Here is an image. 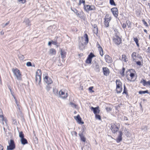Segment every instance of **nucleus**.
Returning <instances> with one entry per match:
<instances>
[{
  "label": "nucleus",
  "mask_w": 150,
  "mask_h": 150,
  "mask_svg": "<svg viewBox=\"0 0 150 150\" xmlns=\"http://www.w3.org/2000/svg\"><path fill=\"white\" fill-rule=\"evenodd\" d=\"M12 71L18 80H22V75L19 70L17 68L13 69Z\"/></svg>",
  "instance_id": "nucleus-1"
},
{
  "label": "nucleus",
  "mask_w": 150,
  "mask_h": 150,
  "mask_svg": "<svg viewBox=\"0 0 150 150\" xmlns=\"http://www.w3.org/2000/svg\"><path fill=\"white\" fill-rule=\"evenodd\" d=\"M84 37L85 38V42L84 43L80 42L79 44V47L81 50H83L85 47V45H86L88 42V38L87 34H85L84 35Z\"/></svg>",
  "instance_id": "nucleus-2"
},
{
  "label": "nucleus",
  "mask_w": 150,
  "mask_h": 150,
  "mask_svg": "<svg viewBox=\"0 0 150 150\" xmlns=\"http://www.w3.org/2000/svg\"><path fill=\"white\" fill-rule=\"evenodd\" d=\"M120 127V125L119 123H115L111 124V129L113 133L116 132Z\"/></svg>",
  "instance_id": "nucleus-3"
},
{
  "label": "nucleus",
  "mask_w": 150,
  "mask_h": 150,
  "mask_svg": "<svg viewBox=\"0 0 150 150\" xmlns=\"http://www.w3.org/2000/svg\"><path fill=\"white\" fill-rule=\"evenodd\" d=\"M116 91L117 93H120L122 90V83L119 80L116 81Z\"/></svg>",
  "instance_id": "nucleus-4"
},
{
  "label": "nucleus",
  "mask_w": 150,
  "mask_h": 150,
  "mask_svg": "<svg viewBox=\"0 0 150 150\" xmlns=\"http://www.w3.org/2000/svg\"><path fill=\"white\" fill-rule=\"evenodd\" d=\"M111 20V17L108 14H106L105 18V26L108 27L109 26V23Z\"/></svg>",
  "instance_id": "nucleus-5"
},
{
  "label": "nucleus",
  "mask_w": 150,
  "mask_h": 150,
  "mask_svg": "<svg viewBox=\"0 0 150 150\" xmlns=\"http://www.w3.org/2000/svg\"><path fill=\"white\" fill-rule=\"evenodd\" d=\"M84 8L87 12L90 11L94 10L95 9V7L93 5L90 6L88 5H85L84 6Z\"/></svg>",
  "instance_id": "nucleus-6"
},
{
  "label": "nucleus",
  "mask_w": 150,
  "mask_h": 150,
  "mask_svg": "<svg viewBox=\"0 0 150 150\" xmlns=\"http://www.w3.org/2000/svg\"><path fill=\"white\" fill-rule=\"evenodd\" d=\"M9 144V145L7 147V150H12L15 148V145L14 141L13 140H10Z\"/></svg>",
  "instance_id": "nucleus-7"
},
{
  "label": "nucleus",
  "mask_w": 150,
  "mask_h": 150,
  "mask_svg": "<svg viewBox=\"0 0 150 150\" xmlns=\"http://www.w3.org/2000/svg\"><path fill=\"white\" fill-rule=\"evenodd\" d=\"M59 95L60 97H61L62 98L65 99L68 96V94L67 93H66L65 94L64 91L61 90L59 92Z\"/></svg>",
  "instance_id": "nucleus-8"
},
{
  "label": "nucleus",
  "mask_w": 150,
  "mask_h": 150,
  "mask_svg": "<svg viewBox=\"0 0 150 150\" xmlns=\"http://www.w3.org/2000/svg\"><path fill=\"white\" fill-rule=\"evenodd\" d=\"M95 57L94 54L92 53H90L86 60V63L87 64H90L92 61V58Z\"/></svg>",
  "instance_id": "nucleus-9"
},
{
  "label": "nucleus",
  "mask_w": 150,
  "mask_h": 150,
  "mask_svg": "<svg viewBox=\"0 0 150 150\" xmlns=\"http://www.w3.org/2000/svg\"><path fill=\"white\" fill-rule=\"evenodd\" d=\"M111 11L114 16L117 18L118 16V13L117 8L116 7L113 8L111 9Z\"/></svg>",
  "instance_id": "nucleus-10"
},
{
  "label": "nucleus",
  "mask_w": 150,
  "mask_h": 150,
  "mask_svg": "<svg viewBox=\"0 0 150 150\" xmlns=\"http://www.w3.org/2000/svg\"><path fill=\"white\" fill-rule=\"evenodd\" d=\"M113 41L117 45H119L121 42V40L120 38L117 36H115L113 39Z\"/></svg>",
  "instance_id": "nucleus-11"
},
{
  "label": "nucleus",
  "mask_w": 150,
  "mask_h": 150,
  "mask_svg": "<svg viewBox=\"0 0 150 150\" xmlns=\"http://www.w3.org/2000/svg\"><path fill=\"white\" fill-rule=\"evenodd\" d=\"M0 123L3 125H5V123L6 125H7L6 119L3 115H0Z\"/></svg>",
  "instance_id": "nucleus-12"
},
{
  "label": "nucleus",
  "mask_w": 150,
  "mask_h": 150,
  "mask_svg": "<svg viewBox=\"0 0 150 150\" xmlns=\"http://www.w3.org/2000/svg\"><path fill=\"white\" fill-rule=\"evenodd\" d=\"M45 81L47 84H50L52 83V81L51 79L48 77L47 76H45L44 78Z\"/></svg>",
  "instance_id": "nucleus-13"
},
{
  "label": "nucleus",
  "mask_w": 150,
  "mask_h": 150,
  "mask_svg": "<svg viewBox=\"0 0 150 150\" xmlns=\"http://www.w3.org/2000/svg\"><path fill=\"white\" fill-rule=\"evenodd\" d=\"M74 117L75 120L77 121V122L78 123L81 124H83L84 123L83 122H82V119L79 115H77L76 117L74 116Z\"/></svg>",
  "instance_id": "nucleus-14"
},
{
  "label": "nucleus",
  "mask_w": 150,
  "mask_h": 150,
  "mask_svg": "<svg viewBox=\"0 0 150 150\" xmlns=\"http://www.w3.org/2000/svg\"><path fill=\"white\" fill-rule=\"evenodd\" d=\"M91 109L93 111V113L95 115L97 114H99L100 112V110L99 109L98 107L96 108L92 107L91 108Z\"/></svg>",
  "instance_id": "nucleus-15"
},
{
  "label": "nucleus",
  "mask_w": 150,
  "mask_h": 150,
  "mask_svg": "<svg viewBox=\"0 0 150 150\" xmlns=\"http://www.w3.org/2000/svg\"><path fill=\"white\" fill-rule=\"evenodd\" d=\"M105 59L106 62L110 63L112 62V59L108 55H106L105 57Z\"/></svg>",
  "instance_id": "nucleus-16"
},
{
  "label": "nucleus",
  "mask_w": 150,
  "mask_h": 150,
  "mask_svg": "<svg viewBox=\"0 0 150 150\" xmlns=\"http://www.w3.org/2000/svg\"><path fill=\"white\" fill-rule=\"evenodd\" d=\"M42 73L40 69H38L36 73L35 76L38 77L39 81H41Z\"/></svg>",
  "instance_id": "nucleus-17"
},
{
  "label": "nucleus",
  "mask_w": 150,
  "mask_h": 150,
  "mask_svg": "<svg viewBox=\"0 0 150 150\" xmlns=\"http://www.w3.org/2000/svg\"><path fill=\"white\" fill-rule=\"evenodd\" d=\"M97 47H98L99 51V52L100 55L102 57L103 55V50L102 48L100 46V45L98 44H98L97 45Z\"/></svg>",
  "instance_id": "nucleus-18"
},
{
  "label": "nucleus",
  "mask_w": 150,
  "mask_h": 150,
  "mask_svg": "<svg viewBox=\"0 0 150 150\" xmlns=\"http://www.w3.org/2000/svg\"><path fill=\"white\" fill-rule=\"evenodd\" d=\"M138 54L136 52H133L132 54V58L133 61H135L137 59V57Z\"/></svg>",
  "instance_id": "nucleus-19"
},
{
  "label": "nucleus",
  "mask_w": 150,
  "mask_h": 150,
  "mask_svg": "<svg viewBox=\"0 0 150 150\" xmlns=\"http://www.w3.org/2000/svg\"><path fill=\"white\" fill-rule=\"evenodd\" d=\"M140 82L143 84L144 86H150V81L147 82L145 80L142 79Z\"/></svg>",
  "instance_id": "nucleus-20"
},
{
  "label": "nucleus",
  "mask_w": 150,
  "mask_h": 150,
  "mask_svg": "<svg viewBox=\"0 0 150 150\" xmlns=\"http://www.w3.org/2000/svg\"><path fill=\"white\" fill-rule=\"evenodd\" d=\"M109 69L106 67H104V75L107 76L110 73Z\"/></svg>",
  "instance_id": "nucleus-21"
},
{
  "label": "nucleus",
  "mask_w": 150,
  "mask_h": 150,
  "mask_svg": "<svg viewBox=\"0 0 150 150\" xmlns=\"http://www.w3.org/2000/svg\"><path fill=\"white\" fill-rule=\"evenodd\" d=\"M79 135L80 137L81 140L82 141L84 142L86 141V138L84 137L83 133H79Z\"/></svg>",
  "instance_id": "nucleus-22"
},
{
  "label": "nucleus",
  "mask_w": 150,
  "mask_h": 150,
  "mask_svg": "<svg viewBox=\"0 0 150 150\" xmlns=\"http://www.w3.org/2000/svg\"><path fill=\"white\" fill-rule=\"evenodd\" d=\"M61 58L63 59L64 58L66 57V52L64 50H61Z\"/></svg>",
  "instance_id": "nucleus-23"
},
{
  "label": "nucleus",
  "mask_w": 150,
  "mask_h": 150,
  "mask_svg": "<svg viewBox=\"0 0 150 150\" xmlns=\"http://www.w3.org/2000/svg\"><path fill=\"white\" fill-rule=\"evenodd\" d=\"M49 53L51 55H55L56 54V51L54 49L51 48L50 50Z\"/></svg>",
  "instance_id": "nucleus-24"
},
{
  "label": "nucleus",
  "mask_w": 150,
  "mask_h": 150,
  "mask_svg": "<svg viewBox=\"0 0 150 150\" xmlns=\"http://www.w3.org/2000/svg\"><path fill=\"white\" fill-rule=\"evenodd\" d=\"M93 31L95 34L97 33L98 32V29L96 25L95 24L93 26Z\"/></svg>",
  "instance_id": "nucleus-25"
},
{
  "label": "nucleus",
  "mask_w": 150,
  "mask_h": 150,
  "mask_svg": "<svg viewBox=\"0 0 150 150\" xmlns=\"http://www.w3.org/2000/svg\"><path fill=\"white\" fill-rule=\"evenodd\" d=\"M21 143L23 144H25L28 143L27 140L24 138L21 139Z\"/></svg>",
  "instance_id": "nucleus-26"
},
{
  "label": "nucleus",
  "mask_w": 150,
  "mask_h": 150,
  "mask_svg": "<svg viewBox=\"0 0 150 150\" xmlns=\"http://www.w3.org/2000/svg\"><path fill=\"white\" fill-rule=\"evenodd\" d=\"M129 73H130V76L131 77V81H133V80H132V79H133L134 77V74L133 73H132L131 71H130L129 72Z\"/></svg>",
  "instance_id": "nucleus-27"
},
{
  "label": "nucleus",
  "mask_w": 150,
  "mask_h": 150,
  "mask_svg": "<svg viewBox=\"0 0 150 150\" xmlns=\"http://www.w3.org/2000/svg\"><path fill=\"white\" fill-rule=\"evenodd\" d=\"M127 58L126 57V56L125 55L123 54L122 55V59H121V60L122 61H124L125 62H126L127 61Z\"/></svg>",
  "instance_id": "nucleus-28"
},
{
  "label": "nucleus",
  "mask_w": 150,
  "mask_h": 150,
  "mask_svg": "<svg viewBox=\"0 0 150 150\" xmlns=\"http://www.w3.org/2000/svg\"><path fill=\"white\" fill-rule=\"evenodd\" d=\"M81 4H83L84 6L86 4L85 2V0H79V3L78 4L79 5H80Z\"/></svg>",
  "instance_id": "nucleus-29"
},
{
  "label": "nucleus",
  "mask_w": 150,
  "mask_h": 150,
  "mask_svg": "<svg viewBox=\"0 0 150 150\" xmlns=\"http://www.w3.org/2000/svg\"><path fill=\"white\" fill-rule=\"evenodd\" d=\"M19 137L21 139L24 138V134L21 131L19 132Z\"/></svg>",
  "instance_id": "nucleus-30"
},
{
  "label": "nucleus",
  "mask_w": 150,
  "mask_h": 150,
  "mask_svg": "<svg viewBox=\"0 0 150 150\" xmlns=\"http://www.w3.org/2000/svg\"><path fill=\"white\" fill-rule=\"evenodd\" d=\"M139 94H145L146 93H148V92L147 90L145 91H139Z\"/></svg>",
  "instance_id": "nucleus-31"
},
{
  "label": "nucleus",
  "mask_w": 150,
  "mask_h": 150,
  "mask_svg": "<svg viewBox=\"0 0 150 150\" xmlns=\"http://www.w3.org/2000/svg\"><path fill=\"white\" fill-rule=\"evenodd\" d=\"M38 77L35 76V81L36 83H38V84H40L41 81H39Z\"/></svg>",
  "instance_id": "nucleus-32"
},
{
  "label": "nucleus",
  "mask_w": 150,
  "mask_h": 150,
  "mask_svg": "<svg viewBox=\"0 0 150 150\" xmlns=\"http://www.w3.org/2000/svg\"><path fill=\"white\" fill-rule=\"evenodd\" d=\"M110 2L111 5H114V6H116V4L114 0H110Z\"/></svg>",
  "instance_id": "nucleus-33"
},
{
  "label": "nucleus",
  "mask_w": 150,
  "mask_h": 150,
  "mask_svg": "<svg viewBox=\"0 0 150 150\" xmlns=\"http://www.w3.org/2000/svg\"><path fill=\"white\" fill-rule=\"evenodd\" d=\"M95 116L96 118V119H98L99 120H101V117L99 115H97V114L95 115Z\"/></svg>",
  "instance_id": "nucleus-34"
},
{
  "label": "nucleus",
  "mask_w": 150,
  "mask_h": 150,
  "mask_svg": "<svg viewBox=\"0 0 150 150\" xmlns=\"http://www.w3.org/2000/svg\"><path fill=\"white\" fill-rule=\"evenodd\" d=\"M24 21L25 22L26 24H27L28 25H30V22L28 19H25Z\"/></svg>",
  "instance_id": "nucleus-35"
},
{
  "label": "nucleus",
  "mask_w": 150,
  "mask_h": 150,
  "mask_svg": "<svg viewBox=\"0 0 150 150\" xmlns=\"http://www.w3.org/2000/svg\"><path fill=\"white\" fill-rule=\"evenodd\" d=\"M71 133L73 136H74L75 137L77 136V133L76 131H73L71 132Z\"/></svg>",
  "instance_id": "nucleus-36"
},
{
  "label": "nucleus",
  "mask_w": 150,
  "mask_h": 150,
  "mask_svg": "<svg viewBox=\"0 0 150 150\" xmlns=\"http://www.w3.org/2000/svg\"><path fill=\"white\" fill-rule=\"evenodd\" d=\"M9 23V21H8V22H7L5 24H2L1 25V26L3 28H4Z\"/></svg>",
  "instance_id": "nucleus-37"
},
{
  "label": "nucleus",
  "mask_w": 150,
  "mask_h": 150,
  "mask_svg": "<svg viewBox=\"0 0 150 150\" xmlns=\"http://www.w3.org/2000/svg\"><path fill=\"white\" fill-rule=\"evenodd\" d=\"M70 104L72 107L76 108V105L73 103L70 102Z\"/></svg>",
  "instance_id": "nucleus-38"
},
{
  "label": "nucleus",
  "mask_w": 150,
  "mask_h": 150,
  "mask_svg": "<svg viewBox=\"0 0 150 150\" xmlns=\"http://www.w3.org/2000/svg\"><path fill=\"white\" fill-rule=\"evenodd\" d=\"M122 140V137L120 136H118L117 140V142H119L121 141Z\"/></svg>",
  "instance_id": "nucleus-39"
},
{
  "label": "nucleus",
  "mask_w": 150,
  "mask_h": 150,
  "mask_svg": "<svg viewBox=\"0 0 150 150\" xmlns=\"http://www.w3.org/2000/svg\"><path fill=\"white\" fill-rule=\"evenodd\" d=\"M20 3L24 4L26 2V0H18Z\"/></svg>",
  "instance_id": "nucleus-40"
},
{
  "label": "nucleus",
  "mask_w": 150,
  "mask_h": 150,
  "mask_svg": "<svg viewBox=\"0 0 150 150\" xmlns=\"http://www.w3.org/2000/svg\"><path fill=\"white\" fill-rule=\"evenodd\" d=\"M124 89L123 92V93L126 94L127 93V92L126 91L127 88H126L125 85H124Z\"/></svg>",
  "instance_id": "nucleus-41"
},
{
  "label": "nucleus",
  "mask_w": 150,
  "mask_h": 150,
  "mask_svg": "<svg viewBox=\"0 0 150 150\" xmlns=\"http://www.w3.org/2000/svg\"><path fill=\"white\" fill-rule=\"evenodd\" d=\"M96 70L97 71H99V66L98 64H96Z\"/></svg>",
  "instance_id": "nucleus-42"
},
{
  "label": "nucleus",
  "mask_w": 150,
  "mask_h": 150,
  "mask_svg": "<svg viewBox=\"0 0 150 150\" xmlns=\"http://www.w3.org/2000/svg\"><path fill=\"white\" fill-rule=\"evenodd\" d=\"M26 65L28 67L32 66V64L31 62H28L26 63Z\"/></svg>",
  "instance_id": "nucleus-43"
},
{
  "label": "nucleus",
  "mask_w": 150,
  "mask_h": 150,
  "mask_svg": "<svg viewBox=\"0 0 150 150\" xmlns=\"http://www.w3.org/2000/svg\"><path fill=\"white\" fill-rule=\"evenodd\" d=\"M105 109L107 112H109L111 110V108L110 107H106Z\"/></svg>",
  "instance_id": "nucleus-44"
},
{
  "label": "nucleus",
  "mask_w": 150,
  "mask_h": 150,
  "mask_svg": "<svg viewBox=\"0 0 150 150\" xmlns=\"http://www.w3.org/2000/svg\"><path fill=\"white\" fill-rule=\"evenodd\" d=\"M142 21H143L144 24L147 27L148 26V25L147 23L144 21V20H142Z\"/></svg>",
  "instance_id": "nucleus-45"
},
{
  "label": "nucleus",
  "mask_w": 150,
  "mask_h": 150,
  "mask_svg": "<svg viewBox=\"0 0 150 150\" xmlns=\"http://www.w3.org/2000/svg\"><path fill=\"white\" fill-rule=\"evenodd\" d=\"M19 58L20 59L23 60L24 59V57L23 55H21V56L19 57Z\"/></svg>",
  "instance_id": "nucleus-46"
},
{
  "label": "nucleus",
  "mask_w": 150,
  "mask_h": 150,
  "mask_svg": "<svg viewBox=\"0 0 150 150\" xmlns=\"http://www.w3.org/2000/svg\"><path fill=\"white\" fill-rule=\"evenodd\" d=\"M51 88L50 86H47L46 87V89L47 91L50 90V89Z\"/></svg>",
  "instance_id": "nucleus-47"
},
{
  "label": "nucleus",
  "mask_w": 150,
  "mask_h": 150,
  "mask_svg": "<svg viewBox=\"0 0 150 150\" xmlns=\"http://www.w3.org/2000/svg\"><path fill=\"white\" fill-rule=\"evenodd\" d=\"M134 40L135 42L136 43L138 42V40L137 38H134Z\"/></svg>",
  "instance_id": "nucleus-48"
},
{
  "label": "nucleus",
  "mask_w": 150,
  "mask_h": 150,
  "mask_svg": "<svg viewBox=\"0 0 150 150\" xmlns=\"http://www.w3.org/2000/svg\"><path fill=\"white\" fill-rule=\"evenodd\" d=\"M127 24H128V23H129V27H130V25H131V23L129 21H127Z\"/></svg>",
  "instance_id": "nucleus-49"
},
{
  "label": "nucleus",
  "mask_w": 150,
  "mask_h": 150,
  "mask_svg": "<svg viewBox=\"0 0 150 150\" xmlns=\"http://www.w3.org/2000/svg\"><path fill=\"white\" fill-rule=\"evenodd\" d=\"M136 63L139 65H141V62L140 61L137 62Z\"/></svg>",
  "instance_id": "nucleus-50"
},
{
  "label": "nucleus",
  "mask_w": 150,
  "mask_h": 150,
  "mask_svg": "<svg viewBox=\"0 0 150 150\" xmlns=\"http://www.w3.org/2000/svg\"><path fill=\"white\" fill-rule=\"evenodd\" d=\"M126 24L125 23H123L122 25V27L123 28H126Z\"/></svg>",
  "instance_id": "nucleus-51"
},
{
  "label": "nucleus",
  "mask_w": 150,
  "mask_h": 150,
  "mask_svg": "<svg viewBox=\"0 0 150 150\" xmlns=\"http://www.w3.org/2000/svg\"><path fill=\"white\" fill-rule=\"evenodd\" d=\"M123 120L127 121L128 120V119L125 116L124 117Z\"/></svg>",
  "instance_id": "nucleus-52"
},
{
  "label": "nucleus",
  "mask_w": 150,
  "mask_h": 150,
  "mask_svg": "<svg viewBox=\"0 0 150 150\" xmlns=\"http://www.w3.org/2000/svg\"><path fill=\"white\" fill-rule=\"evenodd\" d=\"M125 71V68H122V74L124 75Z\"/></svg>",
  "instance_id": "nucleus-53"
},
{
  "label": "nucleus",
  "mask_w": 150,
  "mask_h": 150,
  "mask_svg": "<svg viewBox=\"0 0 150 150\" xmlns=\"http://www.w3.org/2000/svg\"><path fill=\"white\" fill-rule=\"evenodd\" d=\"M3 146L1 144H0V150H3Z\"/></svg>",
  "instance_id": "nucleus-54"
},
{
  "label": "nucleus",
  "mask_w": 150,
  "mask_h": 150,
  "mask_svg": "<svg viewBox=\"0 0 150 150\" xmlns=\"http://www.w3.org/2000/svg\"><path fill=\"white\" fill-rule=\"evenodd\" d=\"M14 99H15V101L16 103V105H17V106H18V105H18V103L17 100L15 98H14Z\"/></svg>",
  "instance_id": "nucleus-55"
},
{
  "label": "nucleus",
  "mask_w": 150,
  "mask_h": 150,
  "mask_svg": "<svg viewBox=\"0 0 150 150\" xmlns=\"http://www.w3.org/2000/svg\"><path fill=\"white\" fill-rule=\"evenodd\" d=\"M122 133L121 132H119V135L118 136H120L121 137H122Z\"/></svg>",
  "instance_id": "nucleus-56"
},
{
  "label": "nucleus",
  "mask_w": 150,
  "mask_h": 150,
  "mask_svg": "<svg viewBox=\"0 0 150 150\" xmlns=\"http://www.w3.org/2000/svg\"><path fill=\"white\" fill-rule=\"evenodd\" d=\"M3 112L2 110L0 109V115H2Z\"/></svg>",
  "instance_id": "nucleus-57"
},
{
  "label": "nucleus",
  "mask_w": 150,
  "mask_h": 150,
  "mask_svg": "<svg viewBox=\"0 0 150 150\" xmlns=\"http://www.w3.org/2000/svg\"><path fill=\"white\" fill-rule=\"evenodd\" d=\"M93 88V87H90L89 88V90H92V88Z\"/></svg>",
  "instance_id": "nucleus-58"
},
{
  "label": "nucleus",
  "mask_w": 150,
  "mask_h": 150,
  "mask_svg": "<svg viewBox=\"0 0 150 150\" xmlns=\"http://www.w3.org/2000/svg\"><path fill=\"white\" fill-rule=\"evenodd\" d=\"M52 44V42H49L48 43V45H50Z\"/></svg>",
  "instance_id": "nucleus-59"
},
{
  "label": "nucleus",
  "mask_w": 150,
  "mask_h": 150,
  "mask_svg": "<svg viewBox=\"0 0 150 150\" xmlns=\"http://www.w3.org/2000/svg\"><path fill=\"white\" fill-rule=\"evenodd\" d=\"M125 133L127 134L128 133V131L127 130H126V131H125Z\"/></svg>",
  "instance_id": "nucleus-60"
},
{
  "label": "nucleus",
  "mask_w": 150,
  "mask_h": 150,
  "mask_svg": "<svg viewBox=\"0 0 150 150\" xmlns=\"http://www.w3.org/2000/svg\"><path fill=\"white\" fill-rule=\"evenodd\" d=\"M144 31L145 33H146L147 34V31L146 30L144 29Z\"/></svg>",
  "instance_id": "nucleus-61"
},
{
  "label": "nucleus",
  "mask_w": 150,
  "mask_h": 150,
  "mask_svg": "<svg viewBox=\"0 0 150 150\" xmlns=\"http://www.w3.org/2000/svg\"><path fill=\"white\" fill-rule=\"evenodd\" d=\"M1 35H3L4 34V32L2 31L1 32Z\"/></svg>",
  "instance_id": "nucleus-62"
},
{
  "label": "nucleus",
  "mask_w": 150,
  "mask_h": 150,
  "mask_svg": "<svg viewBox=\"0 0 150 150\" xmlns=\"http://www.w3.org/2000/svg\"><path fill=\"white\" fill-rule=\"evenodd\" d=\"M136 44H137V46H138V47H139V44L138 43V42H137V43H136Z\"/></svg>",
  "instance_id": "nucleus-63"
},
{
  "label": "nucleus",
  "mask_w": 150,
  "mask_h": 150,
  "mask_svg": "<svg viewBox=\"0 0 150 150\" xmlns=\"http://www.w3.org/2000/svg\"><path fill=\"white\" fill-rule=\"evenodd\" d=\"M56 42L52 41V43L54 44H56Z\"/></svg>",
  "instance_id": "nucleus-64"
}]
</instances>
